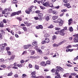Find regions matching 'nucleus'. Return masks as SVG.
Masks as SVG:
<instances>
[{"instance_id": "nucleus-1", "label": "nucleus", "mask_w": 78, "mask_h": 78, "mask_svg": "<svg viewBox=\"0 0 78 78\" xmlns=\"http://www.w3.org/2000/svg\"><path fill=\"white\" fill-rule=\"evenodd\" d=\"M62 69V68L60 66L57 67V69H56V71L55 72V75H56L58 76H60V74L59 73V71L61 70Z\"/></svg>"}, {"instance_id": "nucleus-2", "label": "nucleus", "mask_w": 78, "mask_h": 78, "mask_svg": "<svg viewBox=\"0 0 78 78\" xmlns=\"http://www.w3.org/2000/svg\"><path fill=\"white\" fill-rule=\"evenodd\" d=\"M33 6H31L28 9L25 10V12L27 14H30V12H31L32 11L31 9H33Z\"/></svg>"}, {"instance_id": "nucleus-3", "label": "nucleus", "mask_w": 78, "mask_h": 78, "mask_svg": "<svg viewBox=\"0 0 78 78\" xmlns=\"http://www.w3.org/2000/svg\"><path fill=\"white\" fill-rule=\"evenodd\" d=\"M11 11H12V9L11 8H6L5 9V14H10L11 13Z\"/></svg>"}, {"instance_id": "nucleus-4", "label": "nucleus", "mask_w": 78, "mask_h": 78, "mask_svg": "<svg viewBox=\"0 0 78 78\" xmlns=\"http://www.w3.org/2000/svg\"><path fill=\"white\" fill-rule=\"evenodd\" d=\"M73 36L75 37L73 39L74 42H78V34L73 35Z\"/></svg>"}, {"instance_id": "nucleus-5", "label": "nucleus", "mask_w": 78, "mask_h": 78, "mask_svg": "<svg viewBox=\"0 0 78 78\" xmlns=\"http://www.w3.org/2000/svg\"><path fill=\"white\" fill-rule=\"evenodd\" d=\"M6 46H7V44L6 43H4V44H2L0 45V47L1 48H2V47H3V48H5Z\"/></svg>"}, {"instance_id": "nucleus-6", "label": "nucleus", "mask_w": 78, "mask_h": 78, "mask_svg": "<svg viewBox=\"0 0 78 78\" xmlns=\"http://www.w3.org/2000/svg\"><path fill=\"white\" fill-rule=\"evenodd\" d=\"M16 63L15 62L14 63L13 65L14 66H17L18 67H22L23 65H21L20 64H16Z\"/></svg>"}, {"instance_id": "nucleus-7", "label": "nucleus", "mask_w": 78, "mask_h": 78, "mask_svg": "<svg viewBox=\"0 0 78 78\" xmlns=\"http://www.w3.org/2000/svg\"><path fill=\"white\" fill-rule=\"evenodd\" d=\"M31 44H28V45H24L23 47L24 49H27V48H29V47H31Z\"/></svg>"}, {"instance_id": "nucleus-8", "label": "nucleus", "mask_w": 78, "mask_h": 78, "mask_svg": "<svg viewBox=\"0 0 78 78\" xmlns=\"http://www.w3.org/2000/svg\"><path fill=\"white\" fill-rule=\"evenodd\" d=\"M48 2H46L43 3V5L44 6H48Z\"/></svg>"}, {"instance_id": "nucleus-9", "label": "nucleus", "mask_w": 78, "mask_h": 78, "mask_svg": "<svg viewBox=\"0 0 78 78\" xmlns=\"http://www.w3.org/2000/svg\"><path fill=\"white\" fill-rule=\"evenodd\" d=\"M60 34L61 35V36H64V31L62 30H60Z\"/></svg>"}, {"instance_id": "nucleus-10", "label": "nucleus", "mask_w": 78, "mask_h": 78, "mask_svg": "<svg viewBox=\"0 0 78 78\" xmlns=\"http://www.w3.org/2000/svg\"><path fill=\"white\" fill-rule=\"evenodd\" d=\"M66 40H64L63 41H62V42L58 43V45H60L62 44H64V43H65V42H66Z\"/></svg>"}, {"instance_id": "nucleus-11", "label": "nucleus", "mask_w": 78, "mask_h": 78, "mask_svg": "<svg viewBox=\"0 0 78 78\" xmlns=\"http://www.w3.org/2000/svg\"><path fill=\"white\" fill-rule=\"evenodd\" d=\"M41 65L42 66H46V63L44 62H42L41 63Z\"/></svg>"}, {"instance_id": "nucleus-12", "label": "nucleus", "mask_w": 78, "mask_h": 78, "mask_svg": "<svg viewBox=\"0 0 78 78\" xmlns=\"http://www.w3.org/2000/svg\"><path fill=\"white\" fill-rule=\"evenodd\" d=\"M45 43H48L50 41V40L48 38H46L45 39Z\"/></svg>"}, {"instance_id": "nucleus-13", "label": "nucleus", "mask_w": 78, "mask_h": 78, "mask_svg": "<svg viewBox=\"0 0 78 78\" xmlns=\"http://www.w3.org/2000/svg\"><path fill=\"white\" fill-rule=\"evenodd\" d=\"M48 6L51 7H53V3L51 2H49V4H48Z\"/></svg>"}, {"instance_id": "nucleus-14", "label": "nucleus", "mask_w": 78, "mask_h": 78, "mask_svg": "<svg viewBox=\"0 0 78 78\" xmlns=\"http://www.w3.org/2000/svg\"><path fill=\"white\" fill-rule=\"evenodd\" d=\"M16 15H17L16 12H13L11 15V16L12 17L14 16H16Z\"/></svg>"}, {"instance_id": "nucleus-15", "label": "nucleus", "mask_w": 78, "mask_h": 78, "mask_svg": "<svg viewBox=\"0 0 78 78\" xmlns=\"http://www.w3.org/2000/svg\"><path fill=\"white\" fill-rule=\"evenodd\" d=\"M33 45L35 46L37 45V43L36 41H34L32 43Z\"/></svg>"}, {"instance_id": "nucleus-16", "label": "nucleus", "mask_w": 78, "mask_h": 78, "mask_svg": "<svg viewBox=\"0 0 78 78\" xmlns=\"http://www.w3.org/2000/svg\"><path fill=\"white\" fill-rule=\"evenodd\" d=\"M69 76V73H67L64 74L63 75V76L64 77H67V76Z\"/></svg>"}, {"instance_id": "nucleus-17", "label": "nucleus", "mask_w": 78, "mask_h": 78, "mask_svg": "<svg viewBox=\"0 0 78 78\" xmlns=\"http://www.w3.org/2000/svg\"><path fill=\"white\" fill-rule=\"evenodd\" d=\"M58 16H53L52 18V19L53 20H55V19H58Z\"/></svg>"}, {"instance_id": "nucleus-18", "label": "nucleus", "mask_w": 78, "mask_h": 78, "mask_svg": "<svg viewBox=\"0 0 78 78\" xmlns=\"http://www.w3.org/2000/svg\"><path fill=\"white\" fill-rule=\"evenodd\" d=\"M56 69H52L51 70V72H52V73H54L56 72Z\"/></svg>"}, {"instance_id": "nucleus-19", "label": "nucleus", "mask_w": 78, "mask_h": 78, "mask_svg": "<svg viewBox=\"0 0 78 78\" xmlns=\"http://www.w3.org/2000/svg\"><path fill=\"white\" fill-rule=\"evenodd\" d=\"M3 22H1L0 23V27H3Z\"/></svg>"}, {"instance_id": "nucleus-20", "label": "nucleus", "mask_w": 78, "mask_h": 78, "mask_svg": "<svg viewBox=\"0 0 78 78\" xmlns=\"http://www.w3.org/2000/svg\"><path fill=\"white\" fill-rule=\"evenodd\" d=\"M72 19H70L68 20L69 22V25H70V24L72 23Z\"/></svg>"}, {"instance_id": "nucleus-21", "label": "nucleus", "mask_w": 78, "mask_h": 78, "mask_svg": "<svg viewBox=\"0 0 78 78\" xmlns=\"http://www.w3.org/2000/svg\"><path fill=\"white\" fill-rule=\"evenodd\" d=\"M15 57V55H13L11 56L10 57V58L12 60H13L14 59V58Z\"/></svg>"}, {"instance_id": "nucleus-22", "label": "nucleus", "mask_w": 78, "mask_h": 78, "mask_svg": "<svg viewBox=\"0 0 78 78\" xmlns=\"http://www.w3.org/2000/svg\"><path fill=\"white\" fill-rule=\"evenodd\" d=\"M35 68L36 69H37V70H38L39 69V66L37 65H35Z\"/></svg>"}, {"instance_id": "nucleus-23", "label": "nucleus", "mask_w": 78, "mask_h": 78, "mask_svg": "<svg viewBox=\"0 0 78 78\" xmlns=\"http://www.w3.org/2000/svg\"><path fill=\"white\" fill-rule=\"evenodd\" d=\"M38 19L39 20H40V21H42V20H44V18L43 17H40L39 18H38Z\"/></svg>"}, {"instance_id": "nucleus-24", "label": "nucleus", "mask_w": 78, "mask_h": 78, "mask_svg": "<svg viewBox=\"0 0 78 78\" xmlns=\"http://www.w3.org/2000/svg\"><path fill=\"white\" fill-rule=\"evenodd\" d=\"M52 12H53V9H49L48 10V12H49V13H51Z\"/></svg>"}, {"instance_id": "nucleus-25", "label": "nucleus", "mask_w": 78, "mask_h": 78, "mask_svg": "<svg viewBox=\"0 0 78 78\" xmlns=\"http://www.w3.org/2000/svg\"><path fill=\"white\" fill-rule=\"evenodd\" d=\"M16 13V14L17 15H19L20 14H22V12H21V11H18Z\"/></svg>"}, {"instance_id": "nucleus-26", "label": "nucleus", "mask_w": 78, "mask_h": 78, "mask_svg": "<svg viewBox=\"0 0 78 78\" xmlns=\"http://www.w3.org/2000/svg\"><path fill=\"white\" fill-rule=\"evenodd\" d=\"M53 47H58L59 46V45L58 44H54L53 45Z\"/></svg>"}, {"instance_id": "nucleus-27", "label": "nucleus", "mask_w": 78, "mask_h": 78, "mask_svg": "<svg viewBox=\"0 0 78 78\" xmlns=\"http://www.w3.org/2000/svg\"><path fill=\"white\" fill-rule=\"evenodd\" d=\"M37 51L38 52H39V53H40V54H42V50L41 49H39Z\"/></svg>"}, {"instance_id": "nucleus-28", "label": "nucleus", "mask_w": 78, "mask_h": 78, "mask_svg": "<svg viewBox=\"0 0 78 78\" xmlns=\"http://www.w3.org/2000/svg\"><path fill=\"white\" fill-rule=\"evenodd\" d=\"M69 29L70 31H73V28H72V27H70L69 28Z\"/></svg>"}, {"instance_id": "nucleus-29", "label": "nucleus", "mask_w": 78, "mask_h": 78, "mask_svg": "<svg viewBox=\"0 0 78 78\" xmlns=\"http://www.w3.org/2000/svg\"><path fill=\"white\" fill-rule=\"evenodd\" d=\"M43 16V14L42 13H39L38 15V17H41Z\"/></svg>"}, {"instance_id": "nucleus-30", "label": "nucleus", "mask_w": 78, "mask_h": 78, "mask_svg": "<svg viewBox=\"0 0 78 78\" xmlns=\"http://www.w3.org/2000/svg\"><path fill=\"white\" fill-rule=\"evenodd\" d=\"M17 1L16 0H14L12 1V3L14 4L17 3Z\"/></svg>"}, {"instance_id": "nucleus-31", "label": "nucleus", "mask_w": 78, "mask_h": 78, "mask_svg": "<svg viewBox=\"0 0 78 78\" xmlns=\"http://www.w3.org/2000/svg\"><path fill=\"white\" fill-rule=\"evenodd\" d=\"M7 53L9 56L11 55L12 54V53H11V52L10 51H7Z\"/></svg>"}, {"instance_id": "nucleus-32", "label": "nucleus", "mask_w": 78, "mask_h": 78, "mask_svg": "<svg viewBox=\"0 0 78 78\" xmlns=\"http://www.w3.org/2000/svg\"><path fill=\"white\" fill-rule=\"evenodd\" d=\"M53 14H57V11L54 10L53 11Z\"/></svg>"}, {"instance_id": "nucleus-33", "label": "nucleus", "mask_w": 78, "mask_h": 78, "mask_svg": "<svg viewBox=\"0 0 78 78\" xmlns=\"http://www.w3.org/2000/svg\"><path fill=\"white\" fill-rule=\"evenodd\" d=\"M1 67H3V68H5L6 67V66L4 64L1 65L0 66Z\"/></svg>"}, {"instance_id": "nucleus-34", "label": "nucleus", "mask_w": 78, "mask_h": 78, "mask_svg": "<svg viewBox=\"0 0 78 78\" xmlns=\"http://www.w3.org/2000/svg\"><path fill=\"white\" fill-rule=\"evenodd\" d=\"M16 19L18 20H19L20 21H21V20H22V18L20 17H18Z\"/></svg>"}, {"instance_id": "nucleus-35", "label": "nucleus", "mask_w": 78, "mask_h": 78, "mask_svg": "<svg viewBox=\"0 0 78 78\" xmlns=\"http://www.w3.org/2000/svg\"><path fill=\"white\" fill-rule=\"evenodd\" d=\"M22 29H23L24 31H27V29L26 27H23Z\"/></svg>"}, {"instance_id": "nucleus-36", "label": "nucleus", "mask_w": 78, "mask_h": 78, "mask_svg": "<svg viewBox=\"0 0 78 78\" xmlns=\"http://www.w3.org/2000/svg\"><path fill=\"white\" fill-rule=\"evenodd\" d=\"M63 21H61L59 23V25L60 26H62V25H63Z\"/></svg>"}, {"instance_id": "nucleus-37", "label": "nucleus", "mask_w": 78, "mask_h": 78, "mask_svg": "<svg viewBox=\"0 0 78 78\" xmlns=\"http://www.w3.org/2000/svg\"><path fill=\"white\" fill-rule=\"evenodd\" d=\"M56 39V36L54 35L52 37L53 40H55V39Z\"/></svg>"}, {"instance_id": "nucleus-38", "label": "nucleus", "mask_w": 78, "mask_h": 78, "mask_svg": "<svg viewBox=\"0 0 78 78\" xmlns=\"http://www.w3.org/2000/svg\"><path fill=\"white\" fill-rule=\"evenodd\" d=\"M49 16H47L46 17V20H47V21H48L49 20Z\"/></svg>"}, {"instance_id": "nucleus-39", "label": "nucleus", "mask_w": 78, "mask_h": 78, "mask_svg": "<svg viewBox=\"0 0 78 78\" xmlns=\"http://www.w3.org/2000/svg\"><path fill=\"white\" fill-rule=\"evenodd\" d=\"M34 48L35 50H36L37 51V50H39V48H38V47H37V46H35Z\"/></svg>"}, {"instance_id": "nucleus-40", "label": "nucleus", "mask_w": 78, "mask_h": 78, "mask_svg": "<svg viewBox=\"0 0 78 78\" xmlns=\"http://www.w3.org/2000/svg\"><path fill=\"white\" fill-rule=\"evenodd\" d=\"M75 71H76V72L78 71V68L77 67H75L74 68Z\"/></svg>"}, {"instance_id": "nucleus-41", "label": "nucleus", "mask_w": 78, "mask_h": 78, "mask_svg": "<svg viewBox=\"0 0 78 78\" xmlns=\"http://www.w3.org/2000/svg\"><path fill=\"white\" fill-rule=\"evenodd\" d=\"M61 21H63L62 20H61L60 19H59L58 20L57 22H59V23H60Z\"/></svg>"}, {"instance_id": "nucleus-42", "label": "nucleus", "mask_w": 78, "mask_h": 78, "mask_svg": "<svg viewBox=\"0 0 78 78\" xmlns=\"http://www.w3.org/2000/svg\"><path fill=\"white\" fill-rule=\"evenodd\" d=\"M30 52L31 53V55H33L34 54V51H30Z\"/></svg>"}, {"instance_id": "nucleus-43", "label": "nucleus", "mask_w": 78, "mask_h": 78, "mask_svg": "<svg viewBox=\"0 0 78 78\" xmlns=\"http://www.w3.org/2000/svg\"><path fill=\"white\" fill-rule=\"evenodd\" d=\"M76 75V74L75 73H71V75H72L73 76H75Z\"/></svg>"}, {"instance_id": "nucleus-44", "label": "nucleus", "mask_w": 78, "mask_h": 78, "mask_svg": "<svg viewBox=\"0 0 78 78\" xmlns=\"http://www.w3.org/2000/svg\"><path fill=\"white\" fill-rule=\"evenodd\" d=\"M55 30H61V28L56 27L55 28Z\"/></svg>"}, {"instance_id": "nucleus-45", "label": "nucleus", "mask_w": 78, "mask_h": 78, "mask_svg": "<svg viewBox=\"0 0 78 78\" xmlns=\"http://www.w3.org/2000/svg\"><path fill=\"white\" fill-rule=\"evenodd\" d=\"M48 36H49V34H46L44 35V37H48Z\"/></svg>"}, {"instance_id": "nucleus-46", "label": "nucleus", "mask_w": 78, "mask_h": 78, "mask_svg": "<svg viewBox=\"0 0 78 78\" xmlns=\"http://www.w3.org/2000/svg\"><path fill=\"white\" fill-rule=\"evenodd\" d=\"M53 28V26L52 25H51L48 27V28Z\"/></svg>"}, {"instance_id": "nucleus-47", "label": "nucleus", "mask_w": 78, "mask_h": 78, "mask_svg": "<svg viewBox=\"0 0 78 78\" xmlns=\"http://www.w3.org/2000/svg\"><path fill=\"white\" fill-rule=\"evenodd\" d=\"M8 13H5L4 14V16H5V17H8Z\"/></svg>"}, {"instance_id": "nucleus-48", "label": "nucleus", "mask_w": 78, "mask_h": 78, "mask_svg": "<svg viewBox=\"0 0 78 78\" xmlns=\"http://www.w3.org/2000/svg\"><path fill=\"white\" fill-rule=\"evenodd\" d=\"M12 69H18V67L17 66H14L12 67Z\"/></svg>"}, {"instance_id": "nucleus-49", "label": "nucleus", "mask_w": 78, "mask_h": 78, "mask_svg": "<svg viewBox=\"0 0 78 78\" xmlns=\"http://www.w3.org/2000/svg\"><path fill=\"white\" fill-rule=\"evenodd\" d=\"M1 12H2V13L3 14H5L6 13V12H5V9L4 10H2V11H1Z\"/></svg>"}, {"instance_id": "nucleus-50", "label": "nucleus", "mask_w": 78, "mask_h": 78, "mask_svg": "<svg viewBox=\"0 0 78 78\" xmlns=\"http://www.w3.org/2000/svg\"><path fill=\"white\" fill-rule=\"evenodd\" d=\"M72 46L71 45H69L68 46H66V48H71Z\"/></svg>"}, {"instance_id": "nucleus-51", "label": "nucleus", "mask_w": 78, "mask_h": 78, "mask_svg": "<svg viewBox=\"0 0 78 78\" xmlns=\"http://www.w3.org/2000/svg\"><path fill=\"white\" fill-rule=\"evenodd\" d=\"M67 29V27H65L63 28V29H62V30L64 31H65V30H66Z\"/></svg>"}, {"instance_id": "nucleus-52", "label": "nucleus", "mask_w": 78, "mask_h": 78, "mask_svg": "<svg viewBox=\"0 0 78 78\" xmlns=\"http://www.w3.org/2000/svg\"><path fill=\"white\" fill-rule=\"evenodd\" d=\"M38 27H39V28H41V29H42L43 28V27L42 25H39L38 26Z\"/></svg>"}, {"instance_id": "nucleus-53", "label": "nucleus", "mask_w": 78, "mask_h": 78, "mask_svg": "<svg viewBox=\"0 0 78 78\" xmlns=\"http://www.w3.org/2000/svg\"><path fill=\"white\" fill-rule=\"evenodd\" d=\"M66 11H67V9H64L61 10V12H66Z\"/></svg>"}, {"instance_id": "nucleus-54", "label": "nucleus", "mask_w": 78, "mask_h": 78, "mask_svg": "<svg viewBox=\"0 0 78 78\" xmlns=\"http://www.w3.org/2000/svg\"><path fill=\"white\" fill-rule=\"evenodd\" d=\"M46 1V0H42L41 1V3H44Z\"/></svg>"}, {"instance_id": "nucleus-55", "label": "nucleus", "mask_w": 78, "mask_h": 78, "mask_svg": "<svg viewBox=\"0 0 78 78\" xmlns=\"http://www.w3.org/2000/svg\"><path fill=\"white\" fill-rule=\"evenodd\" d=\"M1 34H5V32H4V30H2L1 31Z\"/></svg>"}, {"instance_id": "nucleus-56", "label": "nucleus", "mask_w": 78, "mask_h": 78, "mask_svg": "<svg viewBox=\"0 0 78 78\" xmlns=\"http://www.w3.org/2000/svg\"><path fill=\"white\" fill-rule=\"evenodd\" d=\"M12 73H9L8 74L7 76H12Z\"/></svg>"}, {"instance_id": "nucleus-57", "label": "nucleus", "mask_w": 78, "mask_h": 78, "mask_svg": "<svg viewBox=\"0 0 78 78\" xmlns=\"http://www.w3.org/2000/svg\"><path fill=\"white\" fill-rule=\"evenodd\" d=\"M46 63L47 64H50V61H46Z\"/></svg>"}, {"instance_id": "nucleus-58", "label": "nucleus", "mask_w": 78, "mask_h": 78, "mask_svg": "<svg viewBox=\"0 0 78 78\" xmlns=\"http://www.w3.org/2000/svg\"><path fill=\"white\" fill-rule=\"evenodd\" d=\"M40 8L42 9H45V8L43 6H40Z\"/></svg>"}, {"instance_id": "nucleus-59", "label": "nucleus", "mask_w": 78, "mask_h": 78, "mask_svg": "<svg viewBox=\"0 0 78 78\" xmlns=\"http://www.w3.org/2000/svg\"><path fill=\"white\" fill-rule=\"evenodd\" d=\"M40 58V57L39 56H34V58L35 59H37L38 58Z\"/></svg>"}, {"instance_id": "nucleus-60", "label": "nucleus", "mask_w": 78, "mask_h": 78, "mask_svg": "<svg viewBox=\"0 0 78 78\" xmlns=\"http://www.w3.org/2000/svg\"><path fill=\"white\" fill-rule=\"evenodd\" d=\"M67 66H68V67H72V65L70 64H67L66 65Z\"/></svg>"}, {"instance_id": "nucleus-61", "label": "nucleus", "mask_w": 78, "mask_h": 78, "mask_svg": "<svg viewBox=\"0 0 78 78\" xmlns=\"http://www.w3.org/2000/svg\"><path fill=\"white\" fill-rule=\"evenodd\" d=\"M6 30H7V31H8V32H10V29L9 28H6Z\"/></svg>"}, {"instance_id": "nucleus-62", "label": "nucleus", "mask_w": 78, "mask_h": 78, "mask_svg": "<svg viewBox=\"0 0 78 78\" xmlns=\"http://www.w3.org/2000/svg\"><path fill=\"white\" fill-rule=\"evenodd\" d=\"M18 76H19L17 74H16L15 75H14V77H15V78H17Z\"/></svg>"}, {"instance_id": "nucleus-63", "label": "nucleus", "mask_w": 78, "mask_h": 78, "mask_svg": "<svg viewBox=\"0 0 78 78\" xmlns=\"http://www.w3.org/2000/svg\"><path fill=\"white\" fill-rule=\"evenodd\" d=\"M3 21V22H4V23H6L7 22L6 20V19H4Z\"/></svg>"}, {"instance_id": "nucleus-64", "label": "nucleus", "mask_w": 78, "mask_h": 78, "mask_svg": "<svg viewBox=\"0 0 78 78\" xmlns=\"http://www.w3.org/2000/svg\"><path fill=\"white\" fill-rule=\"evenodd\" d=\"M22 76H23V78H24L23 77H25V76H27L25 74H23L22 75Z\"/></svg>"}]
</instances>
